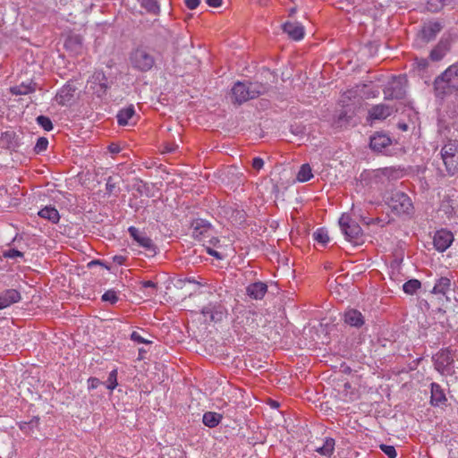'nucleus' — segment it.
<instances>
[{"instance_id": "34", "label": "nucleus", "mask_w": 458, "mask_h": 458, "mask_svg": "<svg viewBox=\"0 0 458 458\" xmlns=\"http://www.w3.org/2000/svg\"><path fill=\"white\" fill-rule=\"evenodd\" d=\"M313 239L317 242L320 243L322 246H326L330 240L327 230H326L323 227L318 228L313 233Z\"/></svg>"}, {"instance_id": "15", "label": "nucleus", "mask_w": 458, "mask_h": 458, "mask_svg": "<svg viewBox=\"0 0 458 458\" xmlns=\"http://www.w3.org/2000/svg\"><path fill=\"white\" fill-rule=\"evenodd\" d=\"M344 318L345 324L356 328L361 327L365 323L364 316L360 311L355 309L346 310Z\"/></svg>"}, {"instance_id": "1", "label": "nucleus", "mask_w": 458, "mask_h": 458, "mask_svg": "<svg viewBox=\"0 0 458 458\" xmlns=\"http://www.w3.org/2000/svg\"><path fill=\"white\" fill-rule=\"evenodd\" d=\"M270 86L259 81H237L231 89L232 102L241 105L268 91Z\"/></svg>"}, {"instance_id": "17", "label": "nucleus", "mask_w": 458, "mask_h": 458, "mask_svg": "<svg viewBox=\"0 0 458 458\" xmlns=\"http://www.w3.org/2000/svg\"><path fill=\"white\" fill-rule=\"evenodd\" d=\"M65 48L72 55H79L83 49V40L81 36L72 34L67 37L64 42Z\"/></svg>"}, {"instance_id": "29", "label": "nucleus", "mask_w": 458, "mask_h": 458, "mask_svg": "<svg viewBox=\"0 0 458 458\" xmlns=\"http://www.w3.org/2000/svg\"><path fill=\"white\" fill-rule=\"evenodd\" d=\"M448 51V43L440 41L430 52L432 61H440Z\"/></svg>"}, {"instance_id": "44", "label": "nucleus", "mask_w": 458, "mask_h": 458, "mask_svg": "<svg viewBox=\"0 0 458 458\" xmlns=\"http://www.w3.org/2000/svg\"><path fill=\"white\" fill-rule=\"evenodd\" d=\"M379 448L388 458H396L397 453L394 446L381 444Z\"/></svg>"}, {"instance_id": "11", "label": "nucleus", "mask_w": 458, "mask_h": 458, "mask_svg": "<svg viewBox=\"0 0 458 458\" xmlns=\"http://www.w3.org/2000/svg\"><path fill=\"white\" fill-rule=\"evenodd\" d=\"M201 313L205 318H209L210 321L220 322L226 316L227 310L221 303H208L203 307Z\"/></svg>"}, {"instance_id": "5", "label": "nucleus", "mask_w": 458, "mask_h": 458, "mask_svg": "<svg viewBox=\"0 0 458 458\" xmlns=\"http://www.w3.org/2000/svg\"><path fill=\"white\" fill-rule=\"evenodd\" d=\"M192 237L198 241H205L213 234L211 225L201 218H198L191 223Z\"/></svg>"}, {"instance_id": "14", "label": "nucleus", "mask_w": 458, "mask_h": 458, "mask_svg": "<svg viewBox=\"0 0 458 458\" xmlns=\"http://www.w3.org/2000/svg\"><path fill=\"white\" fill-rule=\"evenodd\" d=\"M443 26L438 21H429L422 27L420 36L424 42H429L433 40L437 35L441 31Z\"/></svg>"}, {"instance_id": "54", "label": "nucleus", "mask_w": 458, "mask_h": 458, "mask_svg": "<svg viewBox=\"0 0 458 458\" xmlns=\"http://www.w3.org/2000/svg\"><path fill=\"white\" fill-rule=\"evenodd\" d=\"M207 252H208L209 255H211V256H213V257L216 258L217 259H223V256L221 255V253H219L218 251H216V250H215L211 249L210 247H207Z\"/></svg>"}, {"instance_id": "63", "label": "nucleus", "mask_w": 458, "mask_h": 458, "mask_svg": "<svg viewBox=\"0 0 458 458\" xmlns=\"http://www.w3.org/2000/svg\"><path fill=\"white\" fill-rule=\"evenodd\" d=\"M295 12H296V8L293 7V8L290 9L289 15L290 16L293 15L295 13Z\"/></svg>"}, {"instance_id": "31", "label": "nucleus", "mask_w": 458, "mask_h": 458, "mask_svg": "<svg viewBox=\"0 0 458 458\" xmlns=\"http://www.w3.org/2000/svg\"><path fill=\"white\" fill-rule=\"evenodd\" d=\"M1 141L6 145L9 149L15 150L19 148V142L16 139V134L13 131H5L2 133Z\"/></svg>"}, {"instance_id": "16", "label": "nucleus", "mask_w": 458, "mask_h": 458, "mask_svg": "<svg viewBox=\"0 0 458 458\" xmlns=\"http://www.w3.org/2000/svg\"><path fill=\"white\" fill-rule=\"evenodd\" d=\"M391 143L392 140L389 136L385 133L377 132L370 137L369 146L373 150L381 152L391 145Z\"/></svg>"}, {"instance_id": "13", "label": "nucleus", "mask_w": 458, "mask_h": 458, "mask_svg": "<svg viewBox=\"0 0 458 458\" xmlns=\"http://www.w3.org/2000/svg\"><path fill=\"white\" fill-rule=\"evenodd\" d=\"M457 85L454 82H448L444 81H434L433 89L435 97L440 100H444L445 98L453 93H455Z\"/></svg>"}, {"instance_id": "52", "label": "nucleus", "mask_w": 458, "mask_h": 458, "mask_svg": "<svg viewBox=\"0 0 458 458\" xmlns=\"http://www.w3.org/2000/svg\"><path fill=\"white\" fill-rule=\"evenodd\" d=\"M184 3L190 10H194L199 6L200 0H184Z\"/></svg>"}, {"instance_id": "47", "label": "nucleus", "mask_w": 458, "mask_h": 458, "mask_svg": "<svg viewBox=\"0 0 458 458\" xmlns=\"http://www.w3.org/2000/svg\"><path fill=\"white\" fill-rule=\"evenodd\" d=\"M3 256L5 259H16V258H22L23 253L16 249H10V250L4 251Z\"/></svg>"}, {"instance_id": "58", "label": "nucleus", "mask_w": 458, "mask_h": 458, "mask_svg": "<svg viewBox=\"0 0 458 458\" xmlns=\"http://www.w3.org/2000/svg\"><path fill=\"white\" fill-rule=\"evenodd\" d=\"M113 260L114 263H116L118 265H123L125 261V257L121 256V255H116L113 258Z\"/></svg>"}, {"instance_id": "21", "label": "nucleus", "mask_w": 458, "mask_h": 458, "mask_svg": "<svg viewBox=\"0 0 458 458\" xmlns=\"http://www.w3.org/2000/svg\"><path fill=\"white\" fill-rule=\"evenodd\" d=\"M393 113V107L385 105V104H379L373 106L369 114L370 118L376 119V120H383L387 118L391 114Z\"/></svg>"}, {"instance_id": "64", "label": "nucleus", "mask_w": 458, "mask_h": 458, "mask_svg": "<svg viewBox=\"0 0 458 458\" xmlns=\"http://www.w3.org/2000/svg\"><path fill=\"white\" fill-rule=\"evenodd\" d=\"M455 98H456V100H458V85H457L456 90H455Z\"/></svg>"}, {"instance_id": "48", "label": "nucleus", "mask_w": 458, "mask_h": 458, "mask_svg": "<svg viewBox=\"0 0 458 458\" xmlns=\"http://www.w3.org/2000/svg\"><path fill=\"white\" fill-rule=\"evenodd\" d=\"M251 166L254 170L259 171L264 166V160L261 157H254L251 161Z\"/></svg>"}, {"instance_id": "28", "label": "nucleus", "mask_w": 458, "mask_h": 458, "mask_svg": "<svg viewBox=\"0 0 458 458\" xmlns=\"http://www.w3.org/2000/svg\"><path fill=\"white\" fill-rule=\"evenodd\" d=\"M223 416L214 411H207L203 414L202 421L208 428L216 427L222 420Z\"/></svg>"}, {"instance_id": "9", "label": "nucleus", "mask_w": 458, "mask_h": 458, "mask_svg": "<svg viewBox=\"0 0 458 458\" xmlns=\"http://www.w3.org/2000/svg\"><path fill=\"white\" fill-rule=\"evenodd\" d=\"M454 242L452 232L446 229H441L435 233L433 237V244L435 249L439 252L446 250Z\"/></svg>"}, {"instance_id": "35", "label": "nucleus", "mask_w": 458, "mask_h": 458, "mask_svg": "<svg viewBox=\"0 0 458 458\" xmlns=\"http://www.w3.org/2000/svg\"><path fill=\"white\" fill-rule=\"evenodd\" d=\"M381 174L388 180H397L403 176V170L394 167H385Z\"/></svg>"}, {"instance_id": "42", "label": "nucleus", "mask_w": 458, "mask_h": 458, "mask_svg": "<svg viewBox=\"0 0 458 458\" xmlns=\"http://www.w3.org/2000/svg\"><path fill=\"white\" fill-rule=\"evenodd\" d=\"M117 369H113L110 371L107 380H106V387L109 390H114L117 386Z\"/></svg>"}, {"instance_id": "20", "label": "nucleus", "mask_w": 458, "mask_h": 458, "mask_svg": "<svg viewBox=\"0 0 458 458\" xmlns=\"http://www.w3.org/2000/svg\"><path fill=\"white\" fill-rule=\"evenodd\" d=\"M75 92L74 86L71 84L64 85L57 93L55 98L59 105L67 106L73 98Z\"/></svg>"}, {"instance_id": "23", "label": "nucleus", "mask_w": 458, "mask_h": 458, "mask_svg": "<svg viewBox=\"0 0 458 458\" xmlns=\"http://www.w3.org/2000/svg\"><path fill=\"white\" fill-rule=\"evenodd\" d=\"M247 294L255 300H261L267 291V285L265 283L262 282H256L253 284H250L247 289Z\"/></svg>"}, {"instance_id": "41", "label": "nucleus", "mask_w": 458, "mask_h": 458, "mask_svg": "<svg viewBox=\"0 0 458 458\" xmlns=\"http://www.w3.org/2000/svg\"><path fill=\"white\" fill-rule=\"evenodd\" d=\"M38 124L42 127L45 131H50L53 130V123L49 117L45 115H38L36 119Z\"/></svg>"}, {"instance_id": "38", "label": "nucleus", "mask_w": 458, "mask_h": 458, "mask_svg": "<svg viewBox=\"0 0 458 458\" xmlns=\"http://www.w3.org/2000/svg\"><path fill=\"white\" fill-rule=\"evenodd\" d=\"M458 153V141L449 140L441 149V156L453 155Z\"/></svg>"}, {"instance_id": "36", "label": "nucleus", "mask_w": 458, "mask_h": 458, "mask_svg": "<svg viewBox=\"0 0 458 458\" xmlns=\"http://www.w3.org/2000/svg\"><path fill=\"white\" fill-rule=\"evenodd\" d=\"M34 89H35V88L30 83V84L21 83V85L12 87L10 90L13 95L18 96V95L29 94V93L34 91Z\"/></svg>"}, {"instance_id": "49", "label": "nucleus", "mask_w": 458, "mask_h": 458, "mask_svg": "<svg viewBox=\"0 0 458 458\" xmlns=\"http://www.w3.org/2000/svg\"><path fill=\"white\" fill-rule=\"evenodd\" d=\"M116 189V182H114V179L113 177L109 176L106 180V192L111 194L113 193Z\"/></svg>"}, {"instance_id": "33", "label": "nucleus", "mask_w": 458, "mask_h": 458, "mask_svg": "<svg viewBox=\"0 0 458 458\" xmlns=\"http://www.w3.org/2000/svg\"><path fill=\"white\" fill-rule=\"evenodd\" d=\"M313 177L312 169L309 164H303L297 174L299 182H304L310 181Z\"/></svg>"}, {"instance_id": "30", "label": "nucleus", "mask_w": 458, "mask_h": 458, "mask_svg": "<svg viewBox=\"0 0 458 458\" xmlns=\"http://www.w3.org/2000/svg\"><path fill=\"white\" fill-rule=\"evenodd\" d=\"M451 287V281L447 277H441L437 280L435 286L433 287L432 293L434 294L445 295Z\"/></svg>"}, {"instance_id": "2", "label": "nucleus", "mask_w": 458, "mask_h": 458, "mask_svg": "<svg viewBox=\"0 0 458 458\" xmlns=\"http://www.w3.org/2000/svg\"><path fill=\"white\" fill-rule=\"evenodd\" d=\"M129 59L131 67L140 72H149L156 64L155 51L144 46L133 49Z\"/></svg>"}, {"instance_id": "50", "label": "nucleus", "mask_w": 458, "mask_h": 458, "mask_svg": "<svg viewBox=\"0 0 458 458\" xmlns=\"http://www.w3.org/2000/svg\"><path fill=\"white\" fill-rule=\"evenodd\" d=\"M131 339L138 344H150L149 341L144 339L138 332L133 331L131 335Z\"/></svg>"}, {"instance_id": "22", "label": "nucleus", "mask_w": 458, "mask_h": 458, "mask_svg": "<svg viewBox=\"0 0 458 458\" xmlns=\"http://www.w3.org/2000/svg\"><path fill=\"white\" fill-rule=\"evenodd\" d=\"M445 394L440 385L437 383L431 384L430 403L433 406H440L446 403Z\"/></svg>"}, {"instance_id": "40", "label": "nucleus", "mask_w": 458, "mask_h": 458, "mask_svg": "<svg viewBox=\"0 0 458 458\" xmlns=\"http://www.w3.org/2000/svg\"><path fill=\"white\" fill-rule=\"evenodd\" d=\"M38 418L35 417L29 422H21L20 428L26 434H30L34 428H37L38 426Z\"/></svg>"}, {"instance_id": "26", "label": "nucleus", "mask_w": 458, "mask_h": 458, "mask_svg": "<svg viewBox=\"0 0 458 458\" xmlns=\"http://www.w3.org/2000/svg\"><path fill=\"white\" fill-rule=\"evenodd\" d=\"M38 216L42 218L47 219L53 224H56L60 220L59 212L57 209L51 206H47L38 211Z\"/></svg>"}, {"instance_id": "60", "label": "nucleus", "mask_w": 458, "mask_h": 458, "mask_svg": "<svg viewBox=\"0 0 458 458\" xmlns=\"http://www.w3.org/2000/svg\"><path fill=\"white\" fill-rule=\"evenodd\" d=\"M457 0H442L443 7L454 5Z\"/></svg>"}, {"instance_id": "56", "label": "nucleus", "mask_w": 458, "mask_h": 458, "mask_svg": "<svg viewBox=\"0 0 458 458\" xmlns=\"http://www.w3.org/2000/svg\"><path fill=\"white\" fill-rule=\"evenodd\" d=\"M206 3L210 6V7H219L222 5V3H223V0H206Z\"/></svg>"}, {"instance_id": "8", "label": "nucleus", "mask_w": 458, "mask_h": 458, "mask_svg": "<svg viewBox=\"0 0 458 458\" xmlns=\"http://www.w3.org/2000/svg\"><path fill=\"white\" fill-rule=\"evenodd\" d=\"M130 236L143 249L150 253L156 254V245L153 241L143 232L134 226L128 228Z\"/></svg>"}, {"instance_id": "12", "label": "nucleus", "mask_w": 458, "mask_h": 458, "mask_svg": "<svg viewBox=\"0 0 458 458\" xmlns=\"http://www.w3.org/2000/svg\"><path fill=\"white\" fill-rule=\"evenodd\" d=\"M406 81L404 77H398L385 90L386 99H401L405 96V89L403 83Z\"/></svg>"}, {"instance_id": "37", "label": "nucleus", "mask_w": 458, "mask_h": 458, "mask_svg": "<svg viewBox=\"0 0 458 458\" xmlns=\"http://www.w3.org/2000/svg\"><path fill=\"white\" fill-rule=\"evenodd\" d=\"M147 12L151 13H157L159 12V5L157 0H138Z\"/></svg>"}, {"instance_id": "25", "label": "nucleus", "mask_w": 458, "mask_h": 458, "mask_svg": "<svg viewBox=\"0 0 458 458\" xmlns=\"http://www.w3.org/2000/svg\"><path fill=\"white\" fill-rule=\"evenodd\" d=\"M454 79H458V63L450 65L440 75L436 77L434 81L454 82Z\"/></svg>"}, {"instance_id": "6", "label": "nucleus", "mask_w": 458, "mask_h": 458, "mask_svg": "<svg viewBox=\"0 0 458 458\" xmlns=\"http://www.w3.org/2000/svg\"><path fill=\"white\" fill-rule=\"evenodd\" d=\"M373 4L365 0H339L338 8L350 12L355 10L361 13H369Z\"/></svg>"}, {"instance_id": "3", "label": "nucleus", "mask_w": 458, "mask_h": 458, "mask_svg": "<svg viewBox=\"0 0 458 458\" xmlns=\"http://www.w3.org/2000/svg\"><path fill=\"white\" fill-rule=\"evenodd\" d=\"M339 225L347 241L355 244L360 243L362 237V229L355 220L344 214L339 218Z\"/></svg>"}, {"instance_id": "59", "label": "nucleus", "mask_w": 458, "mask_h": 458, "mask_svg": "<svg viewBox=\"0 0 458 458\" xmlns=\"http://www.w3.org/2000/svg\"><path fill=\"white\" fill-rule=\"evenodd\" d=\"M108 149L112 153H118L120 151V148L117 145H115V144H111L108 147Z\"/></svg>"}, {"instance_id": "45", "label": "nucleus", "mask_w": 458, "mask_h": 458, "mask_svg": "<svg viewBox=\"0 0 458 458\" xmlns=\"http://www.w3.org/2000/svg\"><path fill=\"white\" fill-rule=\"evenodd\" d=\"M443 8L442 0H428L427 3V9L429 12L437 13Z\"/></svg>"}, {"instance_id": "62", "label": "nucleus", "mask_w": 458, "mask_h": 458, "mask_svg": "<svg viewBox=\"0 0 458 458\" xmlns=\"http://www.w3.org/2000/svg\"><path fill=\"white\" fill-rule=\"evenodd\" d=\"M398 128L401 129L402 131H405L408 130V125L406 123H398Z\"/></svg>"}, {"instance_id": "57", "label": "nucleus", "mask_w": 458, "mask_h": 458, "mask_svg": "<svg viewBox=\"0 0 458 458\" xmlns=\"http://www.w3.org/2000/svg\"><path fill=\"white\" fill-rule=\"evenodd\" d=\"M142 287L143 288H152V289H157V284L154 283L153 281H144L142 283Z\"/></svg>"}, {"instance_id": "4", "label": "nucleus", "mask_w": 458, "mask_h": 458, "mask_svg": "<svg viewBox=\"0 0 458 458\" xmlns=\"http://www.w3.org/2000/svg\"><path fill=\"white\" fill-rule=\"evenodd\" d=\"M387 204L391 210L397 215H409L413 210L411 198L403 191L392 192Z\"/></svg>"}, {"instance_id": "43", "label": "nucleus", "mask_w": 458, "mask_h": 458, "mask_svg": "<svg viewBox=\"0 0 458 458\" xmlns=\"http://www.w3.org/2000/svg\"><path fill=\"white\" fill-rule=\"evenodd\" d=\"M48 146V140L46 137H40L38 139L37 143L34 147V151L37 154L44 152L47 150Z\"/></svg>"}, {"instance_id": "10", "label": "nucleus", "mask_w": 458, "mask_h": 458, "mask_svg": "<svg viewBox=\"0 0 458 458\" xmlns=\"http://www.w3.org/2000/svg\"><path fill=\"white\" fill-rule=\"evenodd\" d=\"M89 83L91 84L94 93L97 94L98 97H102L106 94V90L110 87V83L102 71L95 72L90 78Z\"/></svg>"}, {"instance_id": "24", "label": "nucleus", "mask_w": 458, "mask_h": 458, "mask_svg": "<svg viewBox=\"0 0 458 458\" xmlns=\"http://www.w3.org/2000/svg\"><path fill=\"white\" fill-rule=\"evenodd\" d=\"M445 169L449 175L458 174V153L442 157Z\"/></svg>"}, {"instance_id": "39", "label": "nucleus", "mask_w": 458, "mask_h": 458, "mask_svg": "<svg viewBox=\"0 0 458 458\" xmlns=\"http://www.w3.org/2000/svg\"><path fill=\"white\" fill-rule=\"evenodd\" d=\"M421 284L417 279H411L403 284V289L404 293L409 294H413L419 288H420Z\"/></svg>"}, {"instance_id": "19", "label": "nucleus", "mask_w": 458, "mask_h": 458, "mask_svg": "<svg viewBox=\"0 0 458 458\" xmlns=\"http://www.w3.org/2000/svg\"><path fill=\"white\" fill-rule=\"evenodd\" d=\"M21 300V293L15 289H8L0 294V310L4 309Z\"/></svg>"}, {"instance_id": "61", "label": "nucleus", "mask_w": 458, "mask_h": 458, "mask_svg": "<svg viewBox=\"0 0 458 458\" xmlns=\"http://www.w3.org/2000/svg\"><path fill=\"white\" fill-rule=\"evenodd\" d=\"M209 238H210L209 243L214 246H216L219 242V240L216 237H213L212 235Z\"/></svg>"}, {"instance_id": "53", "label": "nucleus", "mask_w": 458, "mask_h": 458, "mask_svg": "<svg viewBox=\"0 0 458 458\" xmlns=\"http://www.w3.org/2000/svg\"><path fill=\"white\" fill-rule=\"evenodd\" d=\"M101 381L97 377H90L89 379V389H95L100 386Z\"/></svg>"}, {"instance_id": "27", "label": "nucleus", "mask_w": 458, "mask_h": 458, "mask_svg": "<svg viewBox=\"0 0 458 458\" xmlns=\"http://www.w3.org/2000/svg\"><path fill=\"white\" fill-rule=\"evenodd\" d=\"M335 441L332 437H326L322 446L317 447L315 451L320 455L330 458L335 451Z\"/></svg>"}, {"instance_id": "18", "label": "nucleus", "mask_w": 458, "mask_h": 458, "mask_svg": "<svg viewBox=\"0 0 458 458\" xmlns=\"http://www.w3.org/2000/svg\"><path fill=\"white\" fill-rule=\"evenodd\" d=\"M283 30L294 40H300L304 37V28L299 22L286 21L283 25Z\"/></svg>"}, {"instance_id": "51", "label": "nucleus", "mask_w": 458, "mask_h": 458, "mask_svg": "<svg viewBox=\"0 0 458 458\" xmlns=\"http://www.w3.org/2000/svg\"><path fill=\"white\" fill-rule=\"evenodd\" d=\"M348 118H350V116L347 115V113L344 110H342L339 113V114L337 115V120H336L337 125L342 126L343 123L348 122Z\"/></svg>"}, {"instance_id": "55", "label": "nucleus", "mask_w": 458, "mask_h": 458, "mask_svg": "<svg viewBox=\"0 0 458 458\" xmlns=\"http://www.w3.org/2000/svg\"><path fill=\"white\" fill-rule=\"evenodd\" d=\"M416 61H417V64H418L419 68H420L422 70L426 69L428 65V62L425 58L416 59Z\"/></svg>"}, {"instance_id": "32", "label": "nucleus", "mask_w": 458, "mask_h": 458, "mask_svg": "<svg viewBox=\"0 0 458 458\" xmlns=\"http://www.w3.org/2000/svg\"><path fill=\"white\" fill-rule=\"evenodd\" d=\"M135 114V109L133 106H130L126 108L120 110L117 114V122L120 125H126L129 120Z\"/></svg>"}, {"instance_id": "46", "label": "nucleus", "mask_w": 458, "mask_h": 458, "mask_svg": "<svg viewBox=\"0 0 458 458\" xmlns=\"http://www.w3.org/2000/svg\"><path fill=\"white\" fill-rule=\"evenodd\" d=\"M102 301H109L111 302L112 304L115 303L117 301H118V297L116 295V293L113 290H108L106 291L103 295H102Z\"/></svg>"}, {"instance_id": "7", "label": "nucleus", "mask_w": 458, "mask_h": 458, "mask_svg": "<svg viewBox=\"0 0 458 458\" xmlns=\"http://www.w3.org/2000/svg\"><path fill=\"white\" fill-rule=\"evenodd\" d=\"M435 369L441 374H445L449 370L450 366L454 362L451 351L448 349L440 350L433 356Z\"/></svg>"}]
</instances>
